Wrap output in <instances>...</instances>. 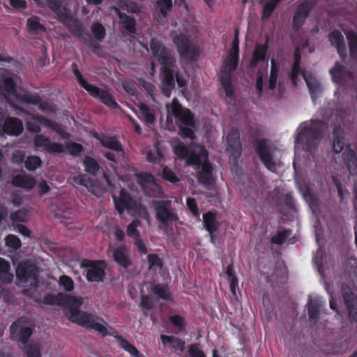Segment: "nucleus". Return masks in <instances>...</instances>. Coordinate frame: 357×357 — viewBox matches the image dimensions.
Wrapping results in <instances>:
<instances>
[{
	"mask_svg": "<svg viewBox=\"0 0 357 357\" xmlns=\"http://www.w3.org/2000/svg\"><path fill=\"white\" fill-rule=\"evenodd\" d=\"M316 5L315 0H304L296 7L292 20V29L294 31L300 30Z\"/></svg>",
	"mask_w": 357,
	"mask_h": 357,
	"instance_id": "obj_14",
	"label": "nucleus"
},
{
	"mask_svg": "<svg viewBox=\"0 0 357 357\" xmlns=\"http://www.w3.org/2000/svg\"><path fill=\"white\" fill-rule=\"evenodd\" d=\"M330 74L333 82L340 86H345L348 81L353 79L352 73L339 62H336L330 70Z\"/></svg>",
	"mask_w": 357,
	"mask_h": 357,
	"instance_id": "obj_20",
	"label": "nucleus"
},
{
	"mask_svg": "<svg viewBox=\"0 0 357 357\" xmlns=\"http://www.w3.org/2000/svg\"><path fill=\"white\" fill-rule=\"evenodd\" d=\"M58 20L78 38L82 39L84 30L79 20L75 18L70 13V10L64 6L58 12L54 13Z\"/></svg>",
	"mask_w": 357,
	"mask_h": 357,
	"instance_id": "obj_13",
	"label": "nucleus"
},
{
	"mask_svg": "<svg viewBox=\"0 0 357 357\" xmlns=\"http://www.w3.org/2000/svg\"><path fill=\"white\" fill-rule=\"evenodd\" d=\"M238 56L230 54L229 58L225 60L219 73L220 84L225 92L226 96L231 100L234 98V86L231 82V73L238 66Z\"/></svg>",
	"mask_w": 357,
	"mask_h": 357,
	"instance_id": "obj_10",
	"label": "nucleus"
},
{
	"mask_svg": "<svg viewBox=\"0 0 357 357\" xmlns=\"http://www.w3.org/2000/svg\"><path fill=\"white\" fill-rule=\"evenodd\" d=\"M151 206L155 212L156 220L162 225L169 226L178 220L176 209L172 207L170 200H152Z\"/></svg>",
	"mask_w": 357,
	"mask_h": 357,
	"instance_id": "obj_11",
	"label": "nucleus"
},
{
	"mask_svg": "<svg viewBox=\"0 0 357 357\" xmlns=\"http://www.w3.org/2000/svg\"><path fill=\"white\" fill-rule=\"evenodd\" d=\"M91 32L96 39L102 40L106 36L105 29L103 25L97 22H95L91 26Z\"/></svg>",
	"mask_w": 357,
	"mask_h": 357,
	"instance_id": "obj_49",
	"label": "nucleus"
},
{
	"mask_svg": "<svg viewBox=\"0 0 357 357\" xmlns=\"http://www.w3.org/2000/svg\"><path fill=\"white\" fill-rule=\"evenodd\" d=\"M95 137L100 142L103 147L118 152L123 151L122 145L115 136H98L97 135Z\"/></svg>",
	"mask_w": 357,
	"mask_h": 357,
	"instance_id": "obj_33",
	"label": "nucleus"
},
{
	"mask_svg": "<svg viewBox=\"0 0 357 357\" xmlns=\"http://www.w3.org/2000/svg\"><path fill=\"white\" fill-rule=\"evenodd\" d=\"M341 293L344 302L348 309L350 322H357V297L354 296L347 284H342Z\"/></svg>",
	"mask_w": 357,
	"mask_h": 357,
	"instance_id": "obj_18",
	"label": "nucleus"
},
{
	"mask_svg": "<svg viewBox=\"0 0 357 357\" xmlns=\"http://www.w3.org/2000/svg\"><path fill=\"white\" fill-rule=\"evenodd\" d=\"M342 160L349 174L351 176L357 175V155L350 146L346 147L342 154Z\"/></svg>",
	"mask_w": 357,
	"mask_h": 357,
	"instance_id": "obj_24",
	"label": "nucleus"
},
{
	"mask_svg": "<svg viewBox=\"0 0 357 357\" xmlns=\"http://www.w3.org/2000/svg\"><path fill=\"white\" fill-rule=\"evenodd\" d=\"M113 200L116 210L119 214L127 211L130 215H137L143 218L149 216L146 208L136 201L125 189L121 190L119 197L114 196Z\"/></svg>",
	"mask_w": 357,
	"mask_h": 357,
	"instance_id": "obj_7",
	"label": "nucleus"
},
{
	"mask_svg": "<svg viewBox=\"0 0 357 357\" xmlns=\"http://www.w3.org/2000/svg\"><path fill=\"white\" fill-rule=\"evenodd\" d=\"M20 99L25 103L38 105L39 110L43 112H50L52 111V107L49 102L43 101L39 94H32L26 93L21 95Z\"/></svg>",
	"mask_w": 357,
	"mask_h": 357,
	"instance_id": "obj_23",
	"label": "nucleus"
},
{
	"mask_svg": "<svg viewBox=\"0 0 357 357\" xmlns=\"http://www.w3.org/2000/svg\"><path fill=\"white\" fill-rule=\"evenodd\" d=\"M26 357H41L40 347L37 344H29L25 347Z\"/></svg>",
	"mask_w": 357,
	"mask_h": 357,
	"instance_id": "obj_58",
	"label": "nucleus"
},
{
	"mask_svg": "<svg viewBox=\"0 0 357 357\" xmlns=\"http://www.w3.org/2000/svg\"><path fill=\"white\" fill-rule=\"evenodd\" d=\"M83 166L84 171L91 176H96L98 175L100 166L97 160L91 156L86 155L83 160Z\"/></svg>",
	"mask_w": 357,
	"mask_h": 357,
	"instance_id": "obj_35",
	"label": "nucleus"
},
{
	"mask_svg": "<svg viewBox=\"0 0 357 357\" xmlns=\"http://www.w3.org/2000/svg\"><path fill=\"white\" fill-rule=\"evenodd\" d=\"M198 151H193L187 160V165H196L197 181L205 186L213 183V166L208 161V151L204 147H199Z\"/></svg>",
	"mask_w": 357,
	"mask_h": 357,
	"instance_id": "obj_5",
	"label": "nucleus"
},
{
	"mask_svg": "<svg viewBox=\"0 0 357 357\" xmlns=\"http://www.w3.org/2000/svg\"><path fill=\"white\" fill-rule=\"evenodd\" d=\"M146 192V195L149 197L160 198L163 195L162 190L160 185L156 183L155 179L146 186L144 189Z\"/></svg>",
	"mask_w": 357,
	"mask_h": 357,
	"instance_id": "obj_42",
	"label": "nucleus"
},
{
	"mask_svg": "<svg viewBox=\"0 0 357 357\" xmlns=\"http://www.w3.org/2000/svg\"><path fill=\"white\" fill-rule=\"evenodd\" d=\"M73 74L75 76L78 83L79 85L84 89L86 91H89V89L91 87L93 84H90L87 82L86 79H84L81 72L79 70H73Z\"/></svg>",
	"mask_w": 357,
	"mask_h": 357,
	"instance_id": "obj_63",
	"label": "nucleus"
},
{
	"mask_svg": "<svg viewBox=\"0 0 357 357\" xmlns=\"http://www.w3.org/2000/svg\"><path fill=\"white\" fill-rule=\"evenodd\" d=\"M169 322L176 328L175 334L185 333L186 322L184 317L179 314H174L169 317Z\"/></svg>",
	"mask_w": 357,
	"mask_h": 357,
	"instance_id": "obj_40",
	"label": "nucleus"
},
{
	"mask_svg": "<svg viewBox=\"0 0 357 357\" xmlns=\"http://www.w3.org/2000/svg\"><path fill=\"white\" fill-rule=\"evenodd\" d=\"M227 151L229 153V159L233 163H237L241 155L242 147L240 141V133L237 128H231L227 136Z\"/></svg>",
	"mask_w": 357,
	"mask_h": 357,
	"instance_id": "obj_17",
	"label": "nucleus"
},
{
	"mask_svg": "<svg viewBox=\"0 0 357 357\" xmlns=\"http://www.w3.org/2000/svg\"><path fill=\"white\" fill-rule=\"evenodd\" d=\"M160 340L164 346L169 344L174 351L182 353L185 350V342L176 336L161 335Z\"/></svg>",
	"mask_w": 357,
	"mask_h": 357,
	"instance_id": "obj_31",
	"label": "nucleus"
},
{
	"mask_svg": "<svg viewBox=\"0 0 357 357\" xmlns=\"http://www.w3.org/2000/svg\"><path fill=\"white\" fill-rule=\"evenodd\" d=\"M141 225V222L139 220H135L130 222L127 227V235L130 237H135L136 238L139 237V231L137 230V227Z\"/></svg>",
	"mask_w": 357,
	"mask_h": 357,
	"instance_id": "obj_53",
	"label": "nucleus"
},
{
	"mask_svg": "<svg viewBox=\"0 0 357 357\" xmlns=\"http://www.w3.org/2000/svg\"><path fill=\"white\" fill-rule=\"evenodd\" d=\"M149 268L162 266V261L156 254H149L147 256Z\"/></svg>",
	"mask_w": 357,
	"mask_h": 357,
	"instance_id": "obj_60",
	"label": "nucleus"
},
{
	"mask_svg": "<svg viewBox=\"0 0 357 357\" xmlns=\"http://www.w3.org/2000/svg\"><path fill=\"white\" fill-rule=\"evenodd\" d=\"M80 266L84 270L85 278L89 282H102L106 278L107 263L105 260L84 259Z\"/></svg>",
	"mask_w": 357,
	"mask_h": 357,
	"instance_id": "obj_9",
	"label": "nucleus"
},
{
	"mask_svg": "<svg viewBox=\"0 0 357 357\" xmlns=\"http://www.w3.org/2000/svg\"><path fill=\"white\" fill-rule=\"evenodd\" d=\"M11 183L15 187L28 190L33 189L36 184L34 178L29 174H17L13 177Z\"/></svg>",
	"mask_w": 357,
	"mask_h": 357,
	"instance_id": "obj_28",
	"label": "nucleus"
},
{
	"mask_svg": "<svg viewBox=\"0 0 357 357\" xmlns=\"http://www.w3.org/2000/svg\"><path fill=\"white\" fill-rule=\"evenodd\" d=\"M113 259L119 266L127 268L131 266V261L128 255L126 246L120 245L113 250Z\"/></svg>",
	"mask_w": 357,
	"mask_h": 357,
	"instance_id": "obj_30",
	"label": "nucleus"
},
{
	"mask_svg": "<svg viewBox=\"0 0 357 357\" xmlns=\"http://www.w3.org/2000/svg\"><path fill=\"white\" fill-rule=\"evenodd\" d=\"M324 123L321 120L301 123L295 137V144L306 152H312L318 146L322 136Z\"/></svg>",
	"mask_w": 357,
	"mask_h": 357,
	"instance_id": "obj_2",
	"label": "nucleus"
},
{
	"mask_svg": "<svg viewBox=\"0 0 357 357\" xmlns=\"http://www.w3.org/2000/svg\"><path fill=\"white\" fill-rule=\"evenodd\" d=\"M38 275L37 266L28 260L21 261L16 268L17 279L21 282H38Z\"/></svg>",
	"mask_w": 357,
	"mask_h": 357,
	"instance_id": "obj_16",
	"label": "nucleus"
},
{
	"mask_svg": "<svg viewBox=\"0 0 357 357\" xmlns=\"http://www.w3.org/2000/svg\"><path fill=\"white\" fill-rule=\"evenodd\" d=\"M123 24V27L128 31L130 34L133 35L137 33V22L136 20L127 14L123 15V17L120 20Z\"/></svg>",
	"mask_w": 357,
	"mask_h": 357,
	"instance_id": "obj_43",
	"label": "nucleus"
},
{
	"mask_svg": "<svg viewBox=\"0 0 357 357\" xmlns=\"http://www.w3.org/2000/svg\"><path fill=\"white\" fill-rule=\"evenodd\" d=\"M324 303L319 298H310L307 304V313L310 321L317 323Z\"/></svg>",
	"mask_w": 357,
	"mask_h": 357,
	"instance_id": "obj_27",
	"label": "nucleus"
},
{
	"mask_svg": "<svg viewBox=\"0 0 357 357\" xmlns=\"http://www.w3.org/2000/svg\"><path fill=\"white\" fill-rule=\"evenodd\" d=\"M6 246L13 248L15 250L20 249L22 246L20 239L15 235L8 234L5 238Z\"/></svg>",
	"mask_w": 357,
	"mask_h": 357,
	"instance_id": "obj_51",
	"label": "nucleus"
},
{
	"mask_svg": "<svg viewBox=\"0 0 357 357\" xmlns=\"http://www.w3.org/2000/svg\"><path fill=\"white\" fill-rule=\"evenodd\" d=\"M345 133L344 129L340 125H335L333 132V149L335 153H340L344 147Z\"/></svg>",
	"mask_w": 357,
	"mask_h": 357,
	"instance_id": "obj_29",
	"label": "nucleus"
},
{
	"mask_svg": "<svg viewBox=\"0 0 357 357\" xmlns=\"http://www.w3.org/2000/svg\"><path fill=\"white\" fill-rule=\"evenodd\" d=\"M199 147H203L202 146H197V147L194 148L192 150H190V148L188 146H185L183 144H179L177 146H176L174 149V152L176 157L180 160H184L190 157V154L193 151H198V149Z\"/></svg>",
	"mask_w": 357,
	"mask_h": 357,
	"instance_id": "obj_38",
	"label": "nucleus"
},
{
	"mask_svg": "<svg viewBox=\"0 0 357 357\" xmlns=\"http://www.w3.org/2000/svg\"><path fill=\"white\" fill-rule=\"evenodd\" d=\"M26 216V213L24 210L20 209L13 213L10 215V220L14 222H24Z\"/></svg>",
	"mask_w": 357,
	"mask_h": 357,
	"instance_id": "obj_62",
	"label": "nucleus"
},
{
	"mask_svg": "<svg viewBox=\"0 0 357 357\" xmlns=\"http://www.w3.org/2000/svg\"><path fill=\"white\" fill-rule=\"evenodd\" d=\"M304 79L306 82L312 99L315 100L322 91L320 83L316 79H307L305 77H304Z\"/></svg>",
	"mask_w": 357,
	"mask_h": 357,
	"instance_id": "obj_41",
	"label": "nucleus"
},
{
	"mask_svg": "<svg viewBox=\"0 0 357 357\" xmlns=\"http://www.w3.org/2000/svg\"><path fill=\"white\" fill-rule=\"evenodd\" d=\"M282 0H261L259 3L262 5L261 20H268L273 12Z\"/></svg>",
	"mask_w": 357,
	"mask_h": 357,
	"instance_id": "obj_34",
	"label": "nucleus"
},
{
	"mask_svg": "<svg viewBox=\"0 0 357 357\" xmlns=\"http://www.w3.org/2000/svg\"><path fill=\"white\" fill-rule=\"evenodd\" d=\"M32 335V329L30 327H23L20 330L19 334L15 341L26 344Z\"/></svg>",
	"mask_w": 357,
	"mask_h": 357,
	"instance_id": "obj_52",
	"label": "nucleus"
},
{
	"mask_svg": "<svg viewBox=\"0 0 357 357\" xmlns=\"http://www.w3.org/2000/svg\"><path fill=\"white\" fill-rule=\"evenodd\" d=\"M42 165V160L38 155H29L24 161L25 168L30 171H35Z\"/></svg>",
	"mask_w": 357,
	"mask_h": 357,
	"instance_id": "obj_46",
	"label": "nucleus"
},
{
	"mask_svg": "<svg viewBox=\"0 0 357 357\" xmlns=\"http://www.w3.org/2000/svg\"><path fill=\"white\" fill-rule=\"evenodd\" d=\"M87 92L92 97L99 100L102 103L106 106L117 109L119 105L116 102L113 96L105 89H100L99 87L92 85Z\"/></svg>",
	"mask_w": 357,
	"mask_h": 357,
	"instance_id": "obj_21",
	"label": "nucleus"
},
{
	"mask_svg": "<svg viewBox=\"0 0 357 357\" xmlns=\"http://www.w3.org/2000/svg\"><path fill=\"white\" fill-rule=\"evenodd\" d=\"M167 116H174L179 128V135L184 139L193 140L195 138L194 130L195 126V116L189 109L183 107L178 100L175 98L170 105H167Z\"/></svg>",
	"mask_w": 357,
	"mask_h": 357,
	"instance_id": "obj_3",
	"label": "nucleus"
},
{
	"mask_svg": "<svg viewBox=\"0 0 357 357\" xmlns=\"http://www.w3.org/2000/svg\"><path fill=\"white\" fill-rule=\"evenodd\" d=\"M78 325L90 331H95L102 337L112 336L119 344L125 339L114 328L109 326L102 317L87 312L82 314Z\"/></svg>",
	"mask_w": 357,
	"mask_h": 357,
	"instance_id": "obj_6",
	"label": "nucleus"
},
{
	"mask_svg": "<svg viewBox=\"0 0 357 357\" xmlns=\"http://www.w3.org/2000/svg\"><path fill=\"white\" fill-rule=\"evenodd\" d=\"M162 178L172 183H176L179 181V178L175 173L167 166L162 169Z\"/></svg>",
	"mask_w": 357,
	"mask_h": 357,
	"instance_id": "obj_56",
	"label": "nucleus"
},
{
	"mask_svg": "<svg viewBox=\"0 0 357 357\" xmlns=\"http://www.w3.org/2000/svg\"><path fill=\"white\" fill-rule=\"evenodd\" d=\"M73 181L79 185L91 188L94 186L93 180L85 174H78L73 177Z\"/></svg>",
	"mask_w": 357,
	"mask_h": 357,
	"instance_id": "obj_47",
	"label": "nucleus"
},
{
	"mask_svg": "<svg viewBox=\"0 0 357 357\" xmlns=\"http://www.w3.org/2000/svg\"><path fill=\"white\" fill-rule=\"evenodd\" d=\"M150 48L153 56L156 57L161 67L162 94L169 97L175 86L174 74L172 68L175 66V59L169 49L156 39H151Z\"/></svg>",
	"mask_w": 357,
	"mask_h": 357,
	"instance_id": "obj_1",
	"label": "nucleus"
},
{
	"mask_svg": "<svg viewBox=\"0 0 357 357\" xmlns=\"http://www.w3.org/2000/svg\"><path fill=\"white\" fill-rule=\"evenodd\" d=\"M267 43L263 45L257 44L253 52L252 58L250 61V67L255 68L260 62H264L267 56Z\"/></svg>",
	"mask_w": 357,
	"mask_h": 357,
	"instance_id": "obj_32",
	"label": "nucleus"
},
{
	"mask_svg": "<svg viewBox=\"0 0 357 357\" xmlns=\"http://www.w3.org/2000/svg\"><path fill=\"white\" fill-rule=\"evenodd\" d=\"M189 357H206L203 351L199 348V344L195 343L190 346L188 349Z\"/></svg>",
	"mask_w": 357,
	"mask_h": 357,
	"instance_id": "obj_61",
	"label": "nucleus"
},
{
	"mask_svg": "<svg viewBox=\"0 0 357 357\" xmlns=\"http://www.w3.org/2000/svg\"><path fill=\"white\" fill-rule=\"evenodd\" d=\"M68 153L71 155L77 156L79 155L84 150L82 144L76 142H70L66 144Z\"/></svg>",
	"mask_w": 357,
	"mask_h": 357,
	"instance_id": "obj_57",
	"label": "nucleus"
},
{
	"mask_svg": "<svg viewBox=\"0 0 357 357\" xmlns=\"http://www.w3.org/2000/svg\"><path fill=\"white\" fill-rule=\"evenodd\" d=\"M140 307L144 310H151L153 307V301L148 295L141 296Z\"/></svg>",
	"mask_w": 357,
	"mask_h": 357,
	"instance_id": "obj_64",
	"label": "nucleus"
},
{
	"mask_svg": "<svg viewBox=\"0 0 357 357\" xmlns=\"http://www.w3.org/2000/svg\"><path fill=\"white\" fill-rule=\"evenodd\" d=\"M24 130L22 121L17 118H9L2 126V130L8 135L18 136Z\"/></svg>",
	"mask_w": 357,
	"mask_h": 357,
	"instance_id": "obj_25",
	"label": "nucleus"
},
{
	"mask_svg": "<svg viewBox=\"0 0 357 357\" xmlns=\"http://www.w3.org/2000/svg\"><path fill=\"white\" fill-rule=\"evenodd\" d=\"M139 111L146 124H153L155 121V116L149 112V107L144 103H141L139 106Z\"/></svg>",
	"mask_w": 357,
	"mask_h": 357,
	"instance_id": "obj_45",
	"label": "nucleus"
},
{
	"mask_svg": "<svg viewBox=\"0 0 357 357\" xmlns=\"http://www.w3.org/2000/svg\"><path fill=\"white\" fill-rule=\"evenodd\" d=\"M349 45L350 56L353 59H357V32L353 29L344 31Z\"/></svg>",
	"mask_w": 357,
	"mask_h": 357,
	"instance_id": "obj_36",
	"label": "nucleus"
},
{
	"mask_svg": "<svg viewBox=\"0 0 357 357\" xmlns=\"http://www.w3.org/2000/svg\"><path fill=\"white\" fill-rule=\"evenodd\" d=\"M119 345L132 356L138 354L139 351L137 349L130 344L126 338Z\"/></svg>",
	"mask_w": 357,
	"mask_h": 357,
	"instance_id": "obj_59",
	"label": "nucleus"
},
{
	"mask_svg": "<svg viewBox=\"0 0 357 357\" xmlns=\"http://www.w3.org/2000/svg\"><path fill=\"white\" fill-rule=\"evenodd\" d=\"M151 291L153 294L159 298L165 301H171L172 296L169 287L165 284H156L151 286Z\"/></svg>",
	"mask_w": 357,
	"mask_h": 357,
	"instance_id": "obj_37",
	"label": "nucleus"
},
{
	"mask_svg": "<svg viewBox=\"0 0 357 357\" xmlns=\"http://www.w3.org/2000/svg\"><path fill=\"white\" fill-rule=\"evenodd\" d=\"M137 181L142 188L145 189L153 179H155L153 174L146 172H140L136 174Z\"/></svg>",
	"mask_w": 357,
	"mask_h": 357,
	"instance_id": "obj_48",
	"label": "nucleus"
},
{
	"mask_svg": "<svg viewBox=\"0 0 357 357\" xmlns=\"http://www.w3.org/2000/svg\"><path fill=\"white\" fill-rule=\"evenodd\" d=\"M328 40L331 45L335 47L340 58L345 59L347 56V47L341 31L338 29L333 30L328 35Z\"/></svg>",
	"mask_w": 357,
	"mask_h": 357,
	"instance_id": "obj_22",
	"label": "nucleus"
},
{
	"mask_svg": "<svg viewBox=\"0 0 357 357\" xmlns=\"http://www.w3.org/2000/svg\"><path fill=\"white\" fill-rule=\"evenodd\" d=\"M59 284L66 291H72L74 289L75 285L73 279L66 275L60 277Z\"/></svg>",
	"mask_w": 357,
	"mask_h": 357,
	"instance_id": "obj_55",
	"label": "nucleus"
},
{
	"mask_svg": "<svg viewBox=\"0 0 357 357\" xmlns=\"http://www.w3.org/2000/svg\"><path fill=\"white\" fill-rule=\"evenodd\" d=\"M33 145L36 149H42L48 153H62L65 151V146L62 144L52 142L49 137L41 134L34 137Z\"/></svg>",
	"mask_w": 357,
	"mask_h": 357,
	"instance_id": "obj_19",
	"label": "nucleus"
},
{
	"mask_svg": "<svg viewBox=\"0 0 357 357\" xmlns=\"http://www.w3.org/2000/svg\"><path fill=\"white\" fill-rule=\"evenodd\" d=\"M155 6L160 17L165 19L172 9V0H157Z\"/></svg>",
	"mask_w": 357,
	"mask_h": 357,
	"instance_id": "obj_39",
	"label": "nucleus"
},
{
	"mask_svg": "<svg viewBox=\"0 0 357 357\" xmlns=\"http://www.w3.org/2000/svg\"><path fill=\"white\" fill-rule=\"evenodd\" d=\"M181 58L188 61H196L199 56L198 48L192 43L190 38L181 34L174 39Z\"/></svg>",
	"mask_w": 357,
	"mask_h": 357,
	"instance_id": "obj_12",
	"label": "nucleus"
},
{
	"mask_svg": "<svg viewBox=\"0 0 357 357\" xmlns=\"http://www.w3.org/2000/svg\"><path fill=\"white\" fill-rule=\"evenodd\" d=\"M3 89L8 94H15L16 93V84L11 77H6L3 79Z\"/></svg>",
	"mask_w": 357,
	"mask_h": 357,
	"instance_id": "obj_54",
	"label": "nucleus"
},
{
	"mask_svg": "<svg viewBox=\"0 0 357 357\" xmlns=\"http://www.w3.org/2000/svg\"><path fill=\"white\" fill-rule=\"evenodd\" d=\"M28 31L31 34H37L40 32H45L46 28L36 18H29L26 21Z\"/></svg>",
	"mask_w": 357,
	"mask_h": 357,
	"instance_id": "obj_44",
	"label": "nucleus"
},
{
	"mask_svg": "<svg viewBox=\"0 0 357 357\" xmlns=\"http://www.w3.org/2000/svg\"><path fill=\"white\" fill-rule=\"evenodd\" d=\"M316 5L315 0H304L296 7L292 20V29L294 31L300 30Z\"/></svg>",
	"mask_w": 357,
	"mask_h": 357,
	"instance_id": "obj_15",
	"label": "nucleus"
},
{
	"mask_svg": "<svg viewBox=\"0 0 357 357\" xmlns=\"http://www.w3.org/2000/svg\"><path fill=\"white\" fill-rule=\"evenodd\" d=\"M255 151L262 164L269 171L276 172L277 162L275 160V147L266 138L255 139L252 142Z\"/></svg>",
	"mask_w": 357,
	"mask_h": 357,
	"instance_id": "obj_8",
	"label": "nucleus"
},
{
	"mask_svg": "<svg viewBox=\"0 0 357 357\" xmlns=\"http://www.w3.org/2000/svg\"><path fill=\"white\" fill-rule=\"evenodd\" d=\"M291 234V231L290 229L280 231L271 238V241L273 244L282 245Z\"/></svg>",
	"mask_w": 357,
	"mask_h": 357,
	"instance_id": "obj_50",
	"label": "nucleus"
},
{
	"mask_svg": "<svg viewBox=\"0 0 357 357\" xmlns=\"http://www.w3.org/2000/svg\"><path fill=\"white\" fill-rule=\"evenodd\" d=\"M203 223L206 230L210 234L211 242L213 243V234L218 230L220 227V223L216 218V213L213 211H208L204 214Z\"/></svg>",
	"mask_w": 357,
	"mask_h": 357,
	"instance_id": "obj_26",
	"label": "nucleus"
},
{
	"mask_svg": "<svg viewBox=\"0 0 357 357\" xmlns=\"http://www.w3.org/2000/svg\"><path fill=\"white\" fill-rule=\"evenodd\" d=\"M43 303L49 305H65L69 308L68 319L73 323L79 322L82 314L85 312L79 310L82 301L80 298L59 293L57 294H47L43 298Z\"/></svg>",
	"mask_w": 357,
	"mask_h": 357,
	"instance_id": "obj_4",
	"label": "nucleus"
}]
</instances>
